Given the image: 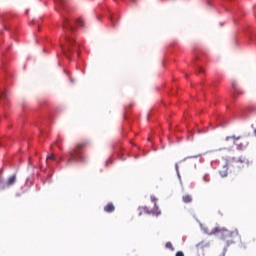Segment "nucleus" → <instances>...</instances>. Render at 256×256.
Segmentation results:
<instances>
[{
	"instance_id": "obj_1",
	"label": "nucleus",
	"mask_w": 256,
	"mask_h": 256,
	"mask_svg": "<svg viewBox=\"0 0 256 256\" xmlns=\"http://www.w3.org/2000/svg\"><path fill=\"white\" fill-rule=\"evenodd\" d=\"M62 29L65 35L64 39L66 41V48L61 45V49L64 55H66V57H69V55L75 53V51L79 49V45L75 42L73 38L69 37V34H67V31H69V33H73V31H75V28L71 26V24L69 23V19L64 18Z\"/></svg>"
},
{
	"instance_id": "obj_2",
	"label": "nucleus",
	"mask_w": 256,
	"mask_h": 256,
	"mask_svg": "<svg viewBox=\"0 0 256 256\" xmlns=\"http://www.w3.org/2000/svg\"><path fill=\"white\" fill-rule=\"evenodd\" d=\"M212 235H216V237H219L222 241H226V245H233L235 243V239L239 237V230L235 229L233 231L228 230L225 227L217 226L212 231Z\"/></svg>"
},
{
	"instance_id": "obj_3",
	"label": "nucleus",
	"mask_w": 256,
	"mask_h": 256,
	"mask_svg": "<svg viewBox=\"0 0 256 256\" xmlns=\"http://www.w3.org/2000/svg\"><path fill=\"white\" fill-rule=\"evenodd\" d=\"M89 145V140H82L81 142H77L75 148L69 152V158L67 160L68 165L71 163H85L87 159L83 156V152L81 149H85Z\"/></svg>"
},
{
	"instance_id": "obj_4",
	"label": "nucleus",
	"mask_w": 256,
	"mask_h": 256,
	"mask_svg": "<svg viewBox=\"0 0 256 256\" xmlns=\"http://www.w3.org/2000/svg\"><path fill=\"white\" fill-rule=\"evenodd\" d=\"M17 181V175H12L8 178V180L3 184V189H7V187H11L12 185H15V182Z\"/></svg>"
},
{
	"instance_id": "obj_5",
	"label": "nucleus",
	"mask_w": 256,
	"mask_h": 256,
	"mask_svg": "<svg viewBox=\"0 0 256 256\" xmlns=\"http://www.w3.org/2000/svg\"><path fill=\"white\" fill-rule=\"evenodd\" d=\"M144 211L149 214L152 213V215H156V216L161 215V210L159 209V206H157V204H154V208L150 211H149V208L144 207Z\"/></svg>"
},
{
	"instance_id": "obj_6",
	"label": "nucleus",
	"mask_w": 256,
	"mask_h": 256,
	"mask_svg": "<svg viewBox=\"0 0 256 256\" xmlns=\"http://www.w3.org/2000/svg\"><path fill=\"white\" fill-rule=\"evenodd\" d=\"M105 213H113L115 211V205L112 202H109L104 206Z\"/></svg>"
},
{
	"instance_id": "obj_7",
	"label": "nucleus",
	"mask_w": 256,
	"mask_h": 256,
	"mask_svg": "<svg viewBox=\"0 0 256 256\" xmlns=\"http://www.w3.org/2000/svg\"><path fill=\"white\" fill-rule=\"evenodd\" d=\"M182 201L183 203H193V196H191L190 194H185L184 196H182Z\"/></svg>"
},
{
	"instance_id": "obj_8",
	"label": "nucleus",
	"mask_w": 256,
	"mask_h": 256,
	"mask_svg": "<svg viewBox=\"0 0 256 256\" xmlns=\"http://www.w3.org/2000/svg\"><path fill=\"white\" fill-rule=\"evenodd\" d=\"M229 168L227 166H223V168L219 171L221 177H227Z\"/></svg>"
},
{
	"instance_id": "obj_9",
	"label": "nucleus",
	"mask_w": 256,
	"mask_h": 256,
	"mask_svg": "<svg viewBox=\"0 0 256 256\" xmlns=\"http://www.w3.org/2000/svg\"><path fill=\"white\" fill-rule=\"evenodd\" d=\"M232 88H233V97H237V95L241 94L239 90L237 89V83L233 82L232 83Z\"/></svg>"
},
{
	"instance_id": "obj_10",
	"label": "nucleus",
	"mask_w": 256,
	"mask_h": 256,
	"mask_svg": "<svg viewBox=\"0 0 256 256\" xmlns=\"http://www.w3.org/2000/svg\"><path fill=\"white\" fill-rule=\"evenodd\" d=\"M166 249H170V251H175L173 244L171 242H167L165 245Z\"/></svg>"
},
{
	"instance_id": "obj_11",
	"label": "nucleus",
	"mask_w": 256,
	"mask_h": 256,
	"mask_svg": "<svg viewBox=\"0 0 256 256\" xmlns=\"http://www.w3.org/2000/svg\"><path fill=\"white\" fill-rule=\"evenodd\" d=\"M229 139H234V141H239V139H241V136H228L226 137V141H229Z\"/></svg>"
},
{
	"instance_id": "obj_12",
	"label": "nucleus",
	"mask_w": 256,
	"mask_h": 256,
	"mask_svg": "<svg viewBox=\"0 0 256 256\" xmlns=\"http://www.w3.org/2000/svg\"><path fill=\"white\" fill-rule=\"evenodd\" d=\"M197 249H204V247H207V244L200 242L196 245Z\"/></svg>"
},
{
	"instance_id": "obj_13",
	"label": "nucleus",
	"mask_w": 256,
	"mask_h": 256,
	"mask_svg": "<svg viewBox=\"0 0 256 256\" xmlns=\"http://www.w3.org/2000/svg\"><path fill=\"white\" fill-rule=\"evenodd\" d=\"M76 23H77V25H79V27H83L84 26L83 25V19H81V18L77 19Z\"/></svg>"
},
{
	"instance_id": "obj_14",
	"label": "nucleus",
	"mask_w": 256,
	"mask_h": 256,
	"mask_svg": "<svg viewBox=\"0 0 256 256\" xmlns=\"http://www.w3.org/2000/svg\"><path fill=\"white\" fill-rule=\"evenodd\" d=\"M49 159H50V161H55V159H56L55 154H50L49 156H47V160H49Z\"/></svg>"
},
{
	"instance_id": "obj_15",
	"label": "nucleus",
	"mask_w": 256,
	"mask_h": 256,
	"mask_svg": "<svg viewBox=\"0 0 256 256\" xmlns=\"http://www.w3.org/2000/svg\"><path fill=\"white\" fill-rule=\"evenodd\" d=\"M0 99H7V92H2L0 94Z\"/></svg>"
},
{
	"instance_id": "obj_16",
	"label": "nucleus",
	"mask_w": 256,
	"mask_h": 256,
	"mask_svg": "<svg viewBox=\"0 0 256 256\" xmlns=\"http://www.w3.org/2000/svg\"><path fill=\"white\" fill-rule=\"evenodd\" d=\"M151 202L154 203V205H157V198L155 196H151Z\"/></svg>"
},
{
	"instance_id": "obj_17",
	"label": "nucleus",
	"mask_w": 256,
	"mask_h": 256,
	"mask_svg": "<svg viewBox=\"0 0 256 256\" xmlns=\"http://www.w3.org/2000/svg\"><path fill=\"white\" fill-rule=\"evenodd\" d=\"M176 256H185V253L183 251L176 252Z\"/></svg>"
},
{
	"instance_id": "obj_18",
	"label": "nucleus",
	"mask_w": 256,
	"mask_h": 256,
	"mask_svg": "<svg viewBox=\"0 0 256 256\" xmlns=\"http://www.w3.org/2000/svg\"><path fill=\"white\" fill-rule=\"evenodd\" d=\"M203 179L206 183H208L209 179H207V176H204Z\"/></svg>"
},
{
	"instance_id": "obj_19",
	"label": "nucleus",
	"mask_w": 256,
	"mask_h": 256,
	"mask_svg": "<svg viewBox=\"0 0 256 256\" xmlns=\"http://www.w3.org/2000/svg\"><path fill=\"white\" fill-rule=\"evenodd\" d=\"M199 71H200V73H203L204 70H203V68H200Z\"/></svg>"
},
{
	"instance_id": "obj_20",
	"label": "nucleus",
	"mask_w": 256,
	"mask_h": 256,
	"mask_svg": "<svg viewBox=\"0 0 256 256\" xmlns=\"http://www.w3.org/2000/svg\"><path fill=\"white\" fill-rule=\"evenodd\" d=\"M56 1V3H61V0H55Z\"/></svg>"
},
{
	"instance_id": "obj_21",
	"label": "nucleus",
	"mask_w": 256,
	"mask_h": 256,
	"mask_svg": "<svg viewBox=\"0 0 256 256\" xmlns=\"http://www.w3.org/2000/svg\"><path fill=\"white\" fill-rule=\"evenodd\" d=\"M58 148L60 149V151H62V150H63V148H61V146H58Z\"/></svg>"
},
{
	"instance_id": "obj_22",
	"label": "nucleus",
	"mask_w": 256,
	"mask_h": 256,
	"mask_svg": "<svg viewBox=\"0 0 256 256\" xmlns=\"http://www.w3.org/2000/svg\"><path fill=\"white\" fill-rule=\"evenodd\" d=\"M176 170L178 171L179 170V167L176 165Z\"/></svg>"
},
{
	"instance_id": "obj_23",
	"label": "nucleus",
	"mask_w": 256,
	"mask_h": 256,
	"mask_svg": "<svg viewBox=\"0 0 256 256\" xmlns=\"http://www.w3.org/2000/svg\"><path fill=\"white\" fill-rule=\"evenodd\" d=\"M30 25H33V21H32V22H30Z\"/></svg>"
},
{
	"instance_id": "obj_24",
	"label": "nucleus",
	"mask_w": 256,
	"mask_h": 256,
	"mask_svg": "<svg viewBox=\"0 0 256 256\" xmlns=\"http://www.w3.org/2000/svg\"><path fill=\"white\" fill-rule=\"evenodd\" d=\"M59 142H55V145H58Z\"/></svg>"
}]
</instances>
